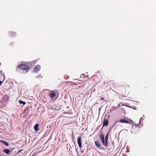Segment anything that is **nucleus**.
<instances>
[{
	"label": "nucleus",
	"instance_id": "1",
	"mask_svg": "<svg viewBox=\"0 0 156 156\" xmlns=\"http://www.w3.org/2000/svg\"><path fill=\"white\" fill-rule=\"evenodd\" d=\"M17 68L21 69L23 70H27V72L28 71L29 67L28 65L25 64H22L19 65Z\"/></svg>",
	"mask_w": 156,
	"mask_h": 156
},
{
	"label": "nucleus",
	"instance_id": "2",
	"mask_svg": "<svg viewBox=\"0 0 156 156\" xmlns=\"http://www.w3.org/2000/svg\"><path fill=\"white\" fill-rule=\"evenodd\" d=\"M100 75H99V74H96L93 76L92 78L95 82H99L101 80V77L99 76Z\"/></svg>",
	"mask_w": 156,
	"mask_h": 156
},
{
	"label": "nucleus",
	"instance_id": "3",
	"mask_svg": "<svg viewBox=\"0 0 156 156\" xmlns=\"http://www.w3.org/2000/svg\"><path fill=\"white\" fill-rule=\"evenodd\" d=\"M128 120H129L128 121V120H127L125 119H121L119 121V122H121V123H125L127 124H129L130 123L129 121H130L132 123L133 122V121L130 119H128Z\"/></svg>",
	"mask_w": 156,
	"mask_h": 156
},
{
	"label": "nucleus",
	"instance_id": "4",
	"mask_svg": "<svg viewBox=\"0 0 156 156\" xmlns=\"http://www.w3.org/2000/svg\"><path fill=\"white\" fill-rule=\"evenodd\" d=\"M127 84L126 83H122L120 85L119 88L120 89L125 90L126 88L127 87Z\"/></svg>",
	"mask_w": 156,
	"mask_h": 156
},
{
	"label": "nucleus",
	"instance_id": "5",
	"mask_svg": "<svg viewBox=\"0 0 156 156\" xmlns=\"http://www.w3.org/2000/svg\"><path fill=\"white\" fill-rule=\"evenodd\" d=\"M82 139L81 137H78L77 139L78 144L79 147L81 148L82 147Z\"/></svg>",
	"mask_w": 156,
	"mask_h": 156
},
{
	"label": "nucleus",
	"instance_id": "6",
	"mask_svg": "<svg viewBox=\"0 0 156 156\" xmlns=\"http://www.w3.org/2000/svg\"><path fill=\"white\" fill-rule=\"evenodd\" d=\"M41 69V67L39 65H37L34 68V71L35 72H37L39 71Z\"/></svg>",
	"mask_w": 156,
	"mask_h": 156
},
{
	"label": "nucleus",
	"instance_id": "7",
	"mask_svg": "<svg viewBox=\"0 0 156 156\" xmlns=\"http://www.w3.org/2000/svg\"><path fill=\"white\" fill-rule=\"evenodd\" d=\"M108 124V121L107 119H105L104 120L103 126H107Z\"/></svg>",
	"mask_w": 156,
	"mask_h": 156
},
{
	"label": "nucleus",
	"instance_id": "8",
	"mask_svg": "<svg viewBox=\"0 0 156 156\" xmlns=\"http://www.w3.org/2000/svg\"><path fill=\"white\" fill-rule=\"evenodd\" d=\"M95 144L97 148H100L101 147V144L99 141H95Z\"/></svg>",
	"mask_w": 156,
	"mask_h": 156
},
{
	"label": "nucleus",
	"instance_id": "9",
	"mask_svg": "<svg viewBox=\"0 0 156 156\" xmlns=\"http://www.w3.org/2000/svg\"><path fill=\"white\" fill-rule=\"evenodd\" d=\"M39 126V125L38 123L36 124L34 126V129L36 131H38L39 129L38 128V127Z\"/></svg>",
	"mask_w": 156,
	"mask_h": 156
},
{
	"label": "nucleus",
	"instance_id": "10",
	"mask_svg": "<svg viewBox=\"0 0 156 156\" xmlns=\"http://www.w3.org/2000/svg\"><path fill=\"white\" fill-rule=\"evenodd\" d=\"M3 152L7 154H9L11 152V151L9 149H6L3 150Z\"/></svg>",
	"mask_w": 156,
	"mask_h": 156
},
{
	"label": "nucleus",
	"instance_id": "11",
	"mask_svg": "<svg viewBox=\"0 0 156 156\" xmlns=\"http://www.w3.org/2000/svg\"><path fill=\"white\" fill-rule=\"evenodd\" d=\"M102 131L101 132V134L99 136L100 139L101 140H102L105 139L104 135L103 134L101 133Z\"/></svg>",
	"mask_w": 156,
	"mask_h": 156
},
{
	"label": "nucleus",
	"instance_id": "12",
	"mask_svg": "<svg viewBox=\"0 0 156 156\" xmlns=\"http://www.w3.org/2000/svg\"><path fill=\"white\" fill-rule=\"evenodd\" d=\"M56 94L55 93L52 92L51 93L49 94V96L51 98H52L53 97H55L56 96Z\"/></svg>",
	"mask_w": 156,
	"mask_h": 156
},
{
	"label": "nucleus",
	"instance_id": "13",
	"mask_svg": "<svg viewBox=\"0 0 156 156\" xmlns=\"http://www.w3.org/2000/svg\"><path fill=\"white\" fill-rule=\"evenodd\" d=\"M29 107H27L26 109L23 112L24 114H27L28 113Z\"/></svg>",
	"mask_w": 156,
	"mask_h": 156
},
{
	"label": "nucleus",
	"instance_id": "14",
	"mask_svg": "<svg viewBox=\"0 0 156 156\" xmlns=\"http://www.w3.org/2000/svg\"><path fill=\"white\" fill-rule=\"evenodd\" d=\"M0 141L1 142L4 144L6 146H8L9 145V144L8 142L4 141V140H1Z\"/></svg>",
	"mask_w": 156,
	"mask_h": 156
},
{
	"label": "nucleus",
	"instance_id": "15",
	"mask_svg": "<svg viewBox=\"0 0 156 156\" xmlns=\"http://www.w3.org/2000/svg\"><path fill=\"white\" fill-rule=\"evenodd\" d=\"M2 77L3 78V80L2 81L1 80H0V86L2 84V83L3 82L4 80L5 79V76H3V75L1 76H0V77L2 78Z\"/></svg>",
	"mask_w": 156,
	"mask_h": 156
},
{
	"label": "nucleus",
	"instance_id": "16",
	"mask_svg": "<svg viewBox=\"0 0 156 156\" xmlns=\"http://www.w3.org/2000/svg\"><path fill=\"white\" fill-rule=\"evenodd\" d=\"M19 103L20 104H23V105H25L26 103L25 102H24L21 100H19Z\"/></svg>",
	"mask_w": 156,
	"mask_h": 156
},
{
	"label": "nucleus",
	"instance_id": "17",
	"mask_svg": "<svg viewBox=\"0 0 156 156\" xmlns=\"http://www.w3.org/2000/svg\"><path fill=\"white\" fill-rule=\"evenodd\" d=\"M9 34L11 36H15L16 35V33H15L10 32H9Z\"/></svg>",
	"mask_w": 156,
	"mask_h": 156
},
{
	"label": "nucleus",
	"instance_id": "18",
	"mask_svg": "<svg viewBox=\"0 0 156 156\" xmlns=\"http://www.w3.org/2000/svg\"><path fill=\"white\" fill-rule=\"evenodd\" d=\"M108 140H105V147H107L108 145Z\"/></svg>",
	"mask_w": 156,
	"mask_h": 156
},
{
	"label": "nucleus",
	"instance_id": "19",
	"mask_svg": "<svg viewBox=\"0 0 156 156\" xmlns=\"http://www.w3.org/2000/svg\"><path fill=\"white\" fill-rule=\"evenodd\" d=\"M109 136L108 133L106 136L105 138V140H108V137Z\"/></svg>",
	"mask_w": 156,
	"mask_h": 156
},
{
	"label": "nucleus",
	"instance_id": "20",
	"mask_svg": "<svg viewBox=\"0 0 156 156\" xmlns=\"http://www.w3.org/2000/svg\"><path fill=\"white\" fill-rule=\"evenodd\" d=\"M101 142L105 146V140H101Z\"/></svg>",
	"mask_w": 156,
	"mask_h": 156
},
{
	"label": "nucleus",
	"instance_id": "21",
	"mask_svg": "<svg viewBox=\"0 0 156 156\" xmlns=\"http://www.w3.org/2000/svg\"><path fill=\"white\" fill-rule=\"evenodd\" d=\"M10 151H11V152L13 151L15 149V148H10L9 149Z\"/></svg>",
	"mask_w": 156,
	"mask_h": 156
},
{
	"label": "nucleus",
	"instance_id": "22",
	"mask_svg": "<svg viewBox=\"0 0 156 156\" xmlns=\"http://www.w3.org/2000/svg\"><path fill=\"white\" fill-rule=\"evenodd\" d=\"M100 99L101 101H103V100H104L105 99H104V98L102 97V98H101Z\"/></svg>",
	"mask_w": 156,
	"mask_h": 156
},
{
	"label": "nucleus",
	"instance_id": "23",
	"mask_svg": "<svg viewBox=\"0 0 156 156\" xmlns=\"http://www.w3.org/2000/svg\"><path fill=\"white\" fill-rule=\"evenodd\" d=\"M22 150H19L18 151V152H17V154H19V153L22 151Z\"/></svg>",
	"mask_w": 156,
	"mask_h": 156
},
{
	"label": "nucleus",
	"instance_id": "24",
	"mask_svg": "<svg viewBox=\"0 0 156 156\" xmlns=\"http://www.w3.org/2000/svg\"><path fill=\"white\" fill-rule=\"evenodd\" d=\"M83 76V77H85V75H84V74H82V75L81 76Z\"/></svg>",
	"mask_w": 156,
	"mask_h": 156
},
{
	"label": "nucleus",
	"instance_id": "25",
	"mask_svg": "<svg viewBox=\"0 0 156 156\" xmlns=\"http://www.w3.org/2000/svg\"><path fill=\"white\" fill-rule=\"evenodd\" d=\"M142 117H141L140 120V122H139V123H140V121L141 120H142Z\"/></svg>",
	"mask_w": 156,
	"mask_h": 156
},
{
	"label": "nucleus",
	"instance_id": "26",
	"mask_svg": "<svg viewBox=\"0 0 156 156\" xmlns=\"http://www.w3.org/2000/svg\"><path fill=\"white\" fill-rule=\"evenodd\" d=\"M81 152L82 153H83V151H81Z\"/></svg>",
	"mask_w": 156,
	"mask_h": 156
},
{
	"label": "nucleus",
	"instance_id": "27",
	"mask_svg": "<svg viewBox=\"0 0 156 156\" xmlns=\"http://www.w3.org/2000/svg\"><path fill=\"white\" fill-rule=\"evenodd\" d=\"M119 106V105L118 106V107Z\"/></svg>",
	"mask_w": 156,
	"mask_h": 156
}]
</instances>
